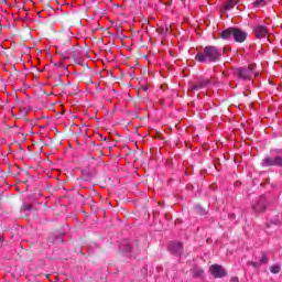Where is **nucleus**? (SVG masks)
I'll return each mask as SVG.
<instances>
[{"label": "nucleus", "instance_id": "nucleus-1", "mask_svg": "<svg viewBox=\"0 0 282 282\" xmlns=\"http://www.w3.org/2000/svg\"><path fill=\"white\" fill-rule=\"evenodd\" d=\"M224 54V48L208 45L203 51L198 52L195 56L198 63H217Z\"/></svg>", "mask_w": 282, "mask_h": 282}, {"label": "nucleus", "instance_id": "nucleus-2", "mask_svg": "<svg viewBox=\"0 0 282 282\" xmlns=\"http://www.w3.org/2000/svg\"><path fill=\"white\" fill-rule=\"evenodd\" d=\"M232 37L236 43H245L248 39V32L240 28H228L220 33V39H224V41H230Z\"/></svg>", "mask_w": 282, "mask_h": 282}, {"label": "nucleus", "instance_id": "nucleus-3", "mask_svg": "<svg viewBox=\"0 0 282 282\" xmlns=\"http://www.w3.org/2000/svg\"><path fill=\"white\" fill-rule=\"evenodd\" d=\"M119 250L121 254H123V257L131 259L133 254L140 253V243L138 242V240L124 239L120 242Z\"/></svg>", "mask_w": 282, "mask_h": 282}, {"label": "nucleus", "instance_id": "nucleus-4", "mask_svg": "<svg viewBox=\"0 0 282 282\" xmlns=\"http://www.w3.org/2000/svg\"><path fill=\"white\" fill-rule=\"evenodd\" d=\"M267 208H268V199L265 198V196H260L258 199L251 203V209L254 213H258V214L265 213Z\"/></svg>", "mask_w": 282, "mask_h": 282}, {"label": "nucleus", "instance_id": "nucleus-5", "mask_svg": "<svg viewBox=\"0 0 282 282\" xmlns=\"http://www.w3.org/2000/svg\"><path fill=\"white\" fill-rule=\"evenodd\" d=\"M167 250L174 257H182V254H184V243L180 241H170L167 243Z\"/></svg>", "mask_w": 282, "mask_h": 282}, {"label": "nucleus", "instance_id": "nucleus-6", "mask_svg": "<svg viewBox=\"0 0 282 282\" xmlns=\"http://www.w3.org/2000/svg\"><path fill=\"white\" fill-rule=\"evenodd\" d=\"M209 272L214 279H224V276H228V272L221 264H212L209 267Z\"/></svg>", "mask_w": 282, "mask_h": 282}, {"label": "nucleus", "instance_id": "nucleus-7", "mask_svg": "<svg viewBox=\"0 0 282 282\" xmlns=\"http://www.w3.org/2000/svg\"><path fill=\"white\" fill-rule=\"evenodd\" d=\"M262 166H278L282 169V155L278 156H267L262 160Z\"/></svg>", "mask_w": 282, "mask_h": 282}, {"label": "nucleus", "instance_id": "nucleus-8", "mask_svg": "<svg viewBox=\"0 0 282 282\" xmlns=\"http://www.w3.org/2000/svg\"><path fill=\"white\" fill-rule=\"evenodd\" d=\"M210 78H199L196 84L192 85V91H199V89H206V87H210Z\"/></svg>", "mask_w": 282, "mask_h": 282}, {"label": "nucleus", "instance_id": "nucleus-9", "mask_svg": "<svg viewBox=\"0 0 282 282\" xmlns=\"http://www.w3.org/2000/svg\"><path fill=\"white\" fill-rule=\"evenodd\" d=\"M252 32H253L256 39H265V36H268L269 31H268L267 26H264L262 24H258L252 28Z\"/></svg>", "mask_w": 282, "mask_h": 282}, {"label": "nucleus", "instance_id": "nucleus-10", "mask_svg": "<svg viewBox=\"0 0 282 282\" xmlns=\"http://www.w3.org/2000/svg\"><path fill=\"white\" fill-rule=\"evenodd\" d=\"M268 261H270V258H268V254L262 253V257L260 258L259 262L248 261L247 265H251L252 268L258 269V268H261V265H265Z\"/></svg>", "mask_w": 282, "mask_h": 282}, {"label": "nucleus", "instance_id": "nucleus-11", "mask_svg": "<svg viewBox=\"0 0 282 282\" xmlns=\"http://www.w3.org/2000/svg\"><path fill=\"white\" fill-rule=\"evenodd\" d=\"M236 76H238V78H241V80H248V78H250V69L246 67H240L236 70Z\"/></svg>", "mask_w": 282, "mask_h": 282}, {"label": "nucleus", "instance_id": "nucleus-12", "mask_svg": "<svg viewBox=\"0 0 282 282\" xmlns=\"http://www.w3.org/2000/svg\"><path fill=\"white\" fill-rule=\"evenodd\" d=\"M47 243H63V234H51L48 236Z\"/></svg>", "mask_w": 282, "mask_h": 282}, {"label": "nucleus", "instance_id": "nucleus-13", "mask_svg": "<svg viewBox=\"0 0 282 282\" xmlns=\"http://www.w3.org/2000/svg\"><path fill=\"white\" fill-rule=\"evenodd\" d=\"M240 0H227L224 4L223 8L225 11H230L232 10V8H235V6H237V3H239Z\"/></svg>", "mask_w": 282, "mask_h": 282}, {"label": "nucleus", "instance_id": "nucleus-14", "mask_svg": "<svg viewBox=\"0 0 282 282\" xmlns=\"http://www.w3.org/2000/svg\"><path fill=\"white\" fill-rule=\"evenodd\" d=\"M192 273L195 279H199V276H203L204 270H202L200 268H193Z\"/></svg>", "mask_w": 282, "mask_h": 282}, {"label": "nucleus", "instance_id": "nucleus-15", "mask_svg": "<svg viewBox=\"0 0 282 282\" xmlns=\"http://www.w3.org/2000/svg\"><path fill=\"white\" fill-rule=\"evenodd\" d=\"M270 272L272 274H279V272H281V265L279 264H273L270 267Z\"/></svg>", "mask_w": 282, "mask_h": 282}, {"label": "nucleus", "instance_id": "nucleus-16", "mask_svg": "<svg viewBox=\"0 0 282 282\" xmlns=\"http://www.w3.org/2000/svg\"><path fill=\"white\" fill-rule=\"evenodd\" d=\"M253 6L254 8H263V6H265V0H256Z\"/></svg>", "mask_w": 282, "mask_h": 282}, {"label": "nucleus", "instance_id": "nucleus-17", "mask_svg": "<svg viewBox=\"0 0 282 282\" xmlns=\"http://www.w3.org/2000/svg\"><path fill=\"white\" fill-rule=\"evenodd\" d=\"M22 210H32V205L24 204Z\"/></svg>", "mask_w": 282, "mask_h": 282}, {"label": "nucleus", "instance_id": "nucleus-18", "mask_svg": "<svg viewBox=\"0 0 282 282\" xmlns=\"http://www.w3.org/2000/svg\"><path fill=\"white\" fill-rule=\"evenodd\" d=\"M230 282H239V278L238 276H234V278H231Z\"/></svg>", "mask_w": 282, "mask_h": 282}, {"label": "nucleus", "instance_id": "nucleus-19", "mask_svg": "<svg viewBox=\"0 0 282 282\" xmlns=\"http://www.w3.org/2000/svg\"><path fill=\"white\" fill-rule=\"evenodd\" d=\"M141 90H142V91H149V87H148V86H142V87H141Z\"/></svg>", "mask_w": 282, "mask_h": 282}, {"label": "nucleus", "instance_id": "nucleus-20", "mask_svg": "<svg viewBox=\"0 0 282 282\" xmlns=\"http://www.w3.org/2000/svg\"><path fill=\"white\" fill-rule=\"evenodd\" d=\"M3 246V237L0 236V248Z\"/></svg>", "mask_w": 282, "mask_h": 282}, {"label": "nucleus", "instance_id": "nucleus-21", "mask_svg": "<svg viewBox=\"0 0 282 282\" xmlns=\"http://www.w3.org/2000/svg\"><path fill=\"white\" fill-rule=\"evenodd\" d=\"M101 140H102L104 142H107V137H101Z\"/></svg>", "mask_w": 282, "mask_h": 282}, {"label": "nucleus", "instance_id": "nucleus-22", "mask_svg": "<svg viewBox=\"0 0 282 282\" xmlns=\"http://www.w3.org/2000/svg\"><path fill=\"white\" fill-rule=\"evenodd\" d=\"M182 1V3H184V0H181Z\"/></svg>", "mask_w": 282, "mask_h": 282}]
</instances>
